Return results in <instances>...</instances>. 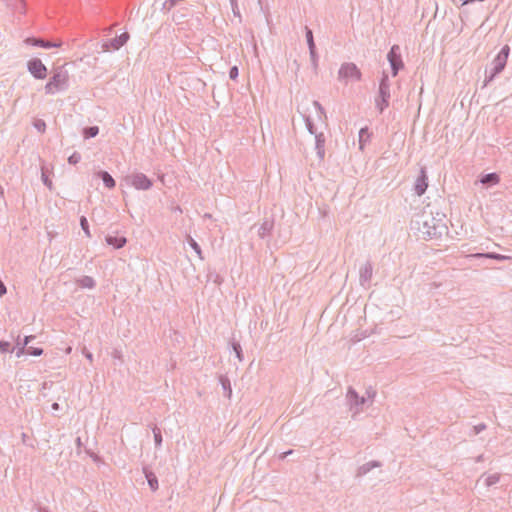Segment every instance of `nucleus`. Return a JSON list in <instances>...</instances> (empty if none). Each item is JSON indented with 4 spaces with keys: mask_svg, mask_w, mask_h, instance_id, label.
Masks as SVG:
<instances>
[{
    "mask_svg": "<svg viewBox=\"0 0 512 512\" xmlns=\"http://www.w3.org/2000/svg\"><path fill=\"white\" fill-rule=\"evenodd\" d=\"M467 257L474 258V259H480V258L493 259V260H497V261H505V260L510 259L509 256L499 254L496 252L473 253V254L468 255Z\"/></svg>",
    "mask_w": 512,
    "mask_h": 512,
    "instance_id": "15",
    "label": "nucleus"
},
{
    "mask_svg": "<svg viewBox=\"0 0 512 512\" xmlns=\"http://www.w3.org/2000/svg\"><path fill=\"white\" fill-rule=\"evenodd\" d=\"M7 293V288L3 281L0 279V297L4 296Z\"/></svg>",
    "mask_w": 512,
    "mask_h": 512,
    "instance_id": "47",
    "label": "nucleus"
},
{
    "mask_svg": "<svg viewBox=\"0 0 512 512\" xmlns=\"http://www.w3.org/2000/svg\"><path fill=\"white\" fill-rule=\"evenodd\" d=\"M25 42L28 45H31L34 47H40V48H44V49L56 48V47H60V45H61L60 42L59 43L51 42V41H48V40H45L42 38H37V37H29L25 40Z\"/></svg>",
    "mask_w": 512,
    "mask_h": 512,
    "instance_id": "13",
    "label": "nucleus"
},
{
    "mask_svg": "<svg viewBox=\"0 0 512 512\" xmlns=\"http://www.w3.org/2000/svg\"><path fill=\"white\" fill-rule=\"evenodd\" d=\"M129 183L137 190H149L153 182L144 173H134L128 177Z\"/></svg>",
    "mask_w": 512,
    "mask_h": 512,
    "instance_id": "9",
    "label": "nucleus"
},
{
    "mask_svg": "<svg viewBox=\"0 0 512 512\" xmlns=\"http://www.w3.org/2000/svg\"><path fill=\"white\" fill-rule=\"evenodd\" d=\"M362 73L353 62L343 63L338 71V79L347 83L348 81H360Z\"/></svg>",
    "mask_w": 512,
    "mask_h": 512,
    "instance_id": "4",
    "label": "nucleus"
},
{
    "mask_svg": "<svg viewBox=\"0 0 512 512\" xmlns=\"http://www.w3.org/2000/svg\"><path fill=\"white\" fill-rule=\"evenodd\" d=\"M373 274L372 263L367 261L359 270V282L362 287H367Z\"/></svg>",
    "mask_w": 512,
    "mask_h": 512,
    "instance_id": "11",
    "label": "nucleus"
},
{
    "mask_svg": "<svg viewBox=\"0 0 512 512\" xmlns=\"http://www.w3.org/2000/svg\"><path fill=\"white\" fill-rule=\"evenodd\" d=\"M80 161H81V154L79 152H77V151L73 152L68 157V163L71 164V165H76Z\"/></svg>",
    "mask_w": 512,
    "mask_h": 512,
    "instance_id": "36",
    "label": "nucleus"
},
{
    "mask_svg": "<svg viewBox=\"0 0 512 512\" xmlns=\"http://www.w3.org/2000/svg\"><path fill=\"white\" fill-rule=\"evenodd\" d=\"M19 4L21 5V10L24 13L26 8V1L25 0H17Z\"/></svg>",
    "mask_w": 512,
    "mask_h": 512,
    "instance_id": "49",
    "label": "nucleus"
},
{
    "mask_svg": "<svg viewBox=\"0 0 512 512\" xmlns=\"http://www.w3.org/2000/svg\"><path fill=\"white\" fill-rule=\"evenodd\" d=\"M486 429V424L484 423H480V424H477L473 427V433L474 435H478L480 434L482 431H484Z\"/></svg>",
    "mask_w": 512,
    "mask_h": 512,
    "instance_id": "44",
    "label": "nucleus"
},
{
    "mask_svg": "<svg viewBox=\"0 0 512 512\" xmlns=\"http://www.w3.org/2000/svg\"><path fill=\"white\" fill-rule=\"evenodd\" d=\"M187 242L189 244V246L195 251V253L198 255V257L203 260L204 257L202 255V250H201V247L200 245L198 244V242L192 238L191 236H188L187 238Z\"/></svg>",
    "mask_w": 512,
    "mask_h": 512,
    "instance_id": "28",
    "label": "nucleus"
},
{
    "mask_svg": "<svg viewBox=\"0 0 512 512\" xmlns=\"http://www.w3.org/2000/svg\"><path fill=\"white\" fill-rule=\"evenodd\" d=\"M387 60L391 67L392 76H397L399 71L404 67L400 47L398 45H393L390 48L387 54Z\"/></svg>",
    "mask_w": 512,
    "mask_h": 512,
    "instance_id": "5",
    "label": "nucleus"
},
{
    "mask_svg": "<svg viewBox=\"0 0 512 512\" xmlns=\"http://www.w3.org/2000/svg\"><path fill=\"white\" fill-rule=\"evenodd\" d=\"M75 443H76V446L78 448L82 447L83 443H82V440L80 437H77L76 440H75Z\"/></svg>",
    "mask_w": 512,
    "mask_h": 512,
    "instance_id": "50",
    "label": "nucleus"
},
{
    "mask_svg": "<svg viewBox=\"0 0 512 512\" xmlns=\"http://www.w3.org/2000/svg\"><path fill=\"white\" fill-rule=\"evenodd\" d=\"M80 227L83 230V232L85 233V235L90 238L91 233H90V229H89V223L85 216L80 217Z\"/></svg>",
    "mask_w": 512,
    "mask_h": 512,
    "instance_id": "32",
    "label": "nucleus"
},
{
    "mask_svg": "<svg viewBox=\"0 0 512 512\" xmlns=\"http://www.w3.org/2000/svg\"><path fill=\"white\" fill-rule=\"evenodd\" d=\"M367 393H368V396H369V397H371V396H374V395H375V392H373V393L371 394V392H370V391H367Z\"/></svg>",
    "mask_w": 512,
    "mask_h": 512,
    "instance_id": "55",
    "label": "nucleus"
},
{
    "mask_svg": "<svg viewBox=\"0 0 512 512\" xmlns=\"http://www.w3.org/2000/svg\"><path fill=\"white\" fill-rule=\"evenodd\" d=\"M0 193L3 194V188L0 186Z\"/></svg>",
    "mask_w": 512,
    "mask_h": 512,
    "instance_id": "57",
    "label": "nucleus"
},
{
    "mask_svg": "<svg viewBox=\"0 0 512 512\" xmlns=\"http://www.w3.org/2000/svg\"><path fill=\"white\" fill-rule=\"evenodd\" d=\"M428 188V175L425 167L420 169L419 175L414 184V192L418 196H422Z\"/></svg>",
    "mask_w": 512,
    "mask_h": 512,
    "instance_id": "10",
    "label": "nucleus"
},
{
    "mask_svg": "<svg viewBox=\"0 0 512 512\" xmlns=\"http://www.w3.org/2000/svg\"><path fill=\"white\" fill-rule=\"evenodd\" d=\"M305 125H306V129L308 130V132L310 134H312V135L318 134L316 126L309 116L305 117Z\"/></svg>",
    "mask_w": 512,
    "mask_h": 512,
    "instance_id": "31",
    "label": "nucleus"
},
{
    "mask_svg": "<svg viewBox=\"0 0 512 512\" xmlns=\"http://www.w3.org/2000/svg\"><path fill=\"white\" fill-rule=\"evenodd\" d=\"M346 399L350 406V409L358 408L366 402L365 397L360 396L353 387L348 388Z\"/></svg>",
    "mask_w": 512,
    "mask_h": 512,
    "instance_id": "12",
    "label": "nucleus"
},
{
    "mask_svg": "<svg viewBox=\"0 0 512 512\" xmlns=\"http://www.w3.org/2000/svg\"><path fill=\"white\" fill-rule=\"evenodd\" d=\"M82 354L87 360H89L90 363L93 362V354L86 347L83 348Z\"/></svg>",
    "mask_w": 512,
    "mask_h": 512,
    "instance_id": "45",
    "label": "nucleus"
},
{
    "mask_svg": "<svg viewBox=\"0 0 512 512\" xmlns=\"http://www.w3.org/2000/svg\"><path fill=\"white\" fill-rule=\"evenodd\" d=\"M500 481V474L498 473H495V474H492V475H489L486 479H485V485L487 487H490L496 483H498Z\"/></svg>",
    "mask_w": 512,
    "mask_h": 512,
    "instance_id": "34",
    "label": "nucleus"
},
{
    "mask_svg": "<svg viewBox=\"0 0 512 512\" xmlns=\"http://www.w3.org/2000/svg\"><path fill=\"white\" fill-rule=\"evenodd\" d=\"M45 89V93L48 94V95H53L55 94L56 92H59L52 84L50 81H48L44 87Z\"/></svg>",
    "mask_w": 512,
    "mask_h": 512,
    "instance_id": "41",
    "label": "nucleus"
},
{
    "mask_svg": "<svg viewBox=\"0 0 512 512\" xmlns=\"http://www.w3.org/2000/svg\"><path fill=\"white\" fill-rule=\"evenodd\" d=\"M293 452H294L293 450H288V451H286V452H283V453L279 456V458H280V459H285L288 455L293 454Z\"/></svg>",
    "mask_w": 512,
    "mask_h": 512,
    "instance_id": "48",
    "label": "nucleus"
},
{
    "mask_svg": "<svg viewBox=\"0 0 512 512\" xmlns=\"http://www.w3.org/2000/svg\"><path fill=\"white\" fill-rule=\"evenodd\" d=\"M233 15L241 18V14L238 8L237 0H230Z\"/></svg>",
    "mask_w": 512,
    "mask_h": 512,
    "instance_id": "40",
    "label": "nucleus"
},
{
    "mask_svg": "<svg viewBox=\"0 0 512 512\" xmlns=\"http://www.w3.org/2000/svg\"><path fill=\"white\" fill-rule=\"evenodd\" d=\"M410 226L411 230L417 231L418 236L424 240L440 239L448 232L446 215L439 211H431L429 214L424 212L412 220Z\"/></svg>",
    "mask_w": 512,
    "mask_h": 512,
    "instance_id": "1",
    "label": "nucleus"
},
{
    "mask_svg": "<svg viewBox=\"0 0 512 512\" xmlns=\"http://www.w3.org/2000/svg\"><path fill=\"white\" fill-rule=\"evenodd\" d=\"M35 339L34 335L25 336L23 340L20 339V346L23 348H28V344Z\"/></svg>",
    "mask_w": 512,
    "mask_h": 512,
    "instance_id": "43",
    "label": "nucleus"
},
{
    "mask_svg": "<svg viewBox=\"0 0 512 512\" xmlns=\"http://www.w3.org/2000/svg\"><path fill=\"white\" fill-rule=\"evenodd\" d=\"M41 179H42L43 184L51 190L52 189V181L49 179L47 172L43 168H42V173H41Z\"/></svg>",
    "mask_w": 512,
    "mask_h": 512,
    "instance_id": "38",
    "label": "nucleus"
},
{
    "mask_svg": "<svg viewBox=\"0 0 512 512\" xmlns=\"http://www.w3.org/2000/svg\"><path fill=\"white\" fill-rule=\"evenodd\" d=\"M229 344L231 346L232 351L235 353V356L237 357V359L240 362H242L244 360V354H243L241 344L238 341H236L234 338H232L230 340Z\"/></svg>",
    "mask_w": 512,
    "mask_h": 512,
    "instance_id": "23",
    "label": "nucleus"
},
{
    "mask_svg": "<svg viewBox=\"0 0 512 512\" xmlns=\"http://www.w3.org/2000/svg\"><path fill=\"white\" fill-rule=\"evenodd\" d=\"M15 350V354L17 358L22 357L24 354H27V348H23L20 346V336H18L16 340V345L13 348Z\"/></svg>",
    "mask_w": 512,
    "mask_h": 512,
    "instance_id": "33",
    "label": "nucleus"
},
{
    "mask_svg": "<svg viewBox=\"0 0 512 512\" xmlns=\"http://www.w3.org/2000/svg\"><path fill=\"white\" fill-rule=\"evenodd\" d=\"M39 512H50L47 508H40Z\"/></svg>",
    "mask_w": 512,
    "mask_h": 512,
    "instance_id": "54",
    "label": "nucleus"
},
{
    "mask_svg": "<svg viewBox=\"0 0 512 512\" xmlns=\"http://www.w3.org/2000/svg\"><path fill=\"white\" fill-rule=\"evenodd\" d=\"M274 228V220L273 218H265L262 224L258 228V236L262 239L270 236L272 230Z\"/></svg>",
    "mask_w": 512,
    "mask_h": 512,
    "instance_id": "16",
    "label": "nucleus"
},
{
    "mask_svg": "<svg viewBox=\"0 0 512 512\" xmlns=\"http://www.w3.org/2000/svg\"><path fill=\"white\" fill-rule=\"evenodd\" d=\"M215 277H216V278H215V280H214V281H215V282H217V280H218V278H219V275H215Z\"/></svg>",
    "mask_w": 512,
    "mask_h": 512,
    "instance_id": "56",
    "label": "nucleus"
},
{
    "mask_svg": "<svg viewBox=\"0 0 512 512\" xmlns=\"http://www.w3.org/2000/svg\"><path fill=\"white\" fill-rule=\"evenodd\" d=\"M219 383L221 384L224 392H225V396L227 398H231V395H232V388H231V382H230V379L225 376V375H221L219 377Z\"/></svg>",
    "mask_w": 512,
    "mask_h": 512,
    "instance_id": "24",
    "label": "nucleus"
},
{
    "mask_svg": "<svg viewBox=\"0 0 512 512\" xmlns=\"http://www.w3.org/2000/svg\"><path fill=\"white\" fill-rule=\"evenodd\" d=\"M382 463L378 460H371L361 465L356 472V477H363L368 474L372 469L381 467Z\"/></svg>",
    "mask_w": 512,
    "mask_h": 512,
    "instance_id": "17",
    "label": "nucleus"
},
{
    "mask_svg": "<svg viewBox=\"0 0 512 512\" xmlns=\"http://www.w3.org/2000/svg\"><path fill=\"white\" fill-rule=\"evenodd\" d=\"M44 350L40 347H28L27 348V354L31 356H41L43 354Z\"/></svg>",
    "mask_w": 512,
    "mask_h": 512,
    "instance_id": "37",
    "label": "nucleus"
},
{
    "mask_svg": "<svg viewBox=\"0 0 512 512\" xmlns=\"http://www.w3.org/2000/svg\"><path fill=\"white\" fill-rule=\"evenodd\" d=\"M370 132L367 126L362 127L359 131V148L364 149L365 143L370 139Z\"/></svg>",
    "mask_w": 512,
    "mask_h": 512,
    "instance_id": "25",
    "label": "nucleus"
},
{
    "mask_svg": "<svg viewBox=\"0 0 512 512\" xmlns=\"http://www.w3.org/2000/svg\"><path fill=\"white\" fill-rule=\"evenodd\" d=\"M129 33L128 32H123L122 34L114 37V38H111V39H108L107 41H104L102 43V50L104 52H109L111 50H119L121 47H123L127 41L129 40Z\"/></svg>",
    "mask_w": 512,
    "mask_h": 512,
    "instance_id": "7",
    "label": "nucleus"
},
{
    "mask_svg": "<svg viewBox=\"0 0 512 512\" xmlns=\"http://www.w3.org/2000/svg\"><path fill=\"white\" fill-rule=\"evenodd\" d=\"M305 37H306V42H307V46H308L309 51L310 50H315L316 49V44H315V41H314L313 32H312V30L308 26H305Z\"/></svg>",
    "mask_w": 512,
    "mask_h": 512,
    "instance_id": "27",
    "label": "nucleus"
},
{
    "mask_svg": "<svg viewBox=\"0 0 512 512\" xmlns=\"http://www.w3.org/2000/svg\"><path fill=\"white\" fill-rule=\"evenodd\" d=\"M105 241L109 246H112L114 249H120L124 247L127 243L126 237L114 235H107L105 237Z\"/></svg>",
    "mask_w": 512,
    "mask_h": 512,
    "instance_id": "18",
    "label": "nucleus"
},
{
    "mask_svg": "<svg viewBox=\"0 0 512 512\" xmlns=\"http://www.w3.org/2000/svg\"><path fill=\"white\" fill-rule=\"evenodd\" d=\"M510 54V47L509 45H504L501 50L498 52V54L493 59L491 65V69L486 71L485 79L483 87L487 86L490 82H492L496 76H498L506 67L507 60Z\"/></svg>",
    "mask_w": 512,
    "mask_h": 512,
    "instance_id": "2",
    "label": "nucleus"
},
{
    "mask_svg": "<svg viewBox=\"0 0 512 512\" xmlns=\"http://www.w3.org/2000/svg\"><path fill=\"white\" fill-rule=\"evenodd\" d=\"M143 473L145 475V478L147 480V483L149 485V488L155 492L158 488H159V484H158V478L157 476L155 475L154 472H152L151 470H149L147 467H144L143 468Z\"/></svg>",
    "mask_w": 512,
    "mask_h": 512,
    "instance_id": "21",
    "label": "nucleus"
},
{
    "mask_svg": "<svg viewBox=\"0 0 512 512\" xmlns=\"http://www.w3.org/2000/svg\"><path fill=\"white\" fill-rule=\"evenodd\" d=\"M483 460H484V456H483V454L478 455V456L475 458V462H476V463L482 462Z\"/></svg>",
    "mask_w": 512,
    "mask_h": 512,
    "instance_id": "51",
    "label": "nucleus"
},
{
    "mask_svg": "<svg viewBox=\"0 0 512 512\" xmlns=\"http://www.w3.org/2000/svg\"><path fill=\"white\" fill-rule=\"evenodd\" d=\"M390 80L388 74L383 71L379 80L378 92L375 97V107L382 114L390 105Z\"/></svg>",
    "mask_w": 512,
    "mask_h": 512,
    "instance_id": "3",
    "label": "nucleus"
},
{
    "mask_svg": "<svg viewBox=\"0 0 512 512\" xmlns=\"http://www.w3.org/2000/svg\"><path fill=\"white\" fill-rule=\"evenodd\" d=\"M27 70L35 79L43 80L47 77V68L39 58L30 59L27 62Z\"/></svg>",
    "mask_w": 512,
    "mask_h": 512,
    "instance_id": "6",
    "label": "nucleus"
},
{
    "mask_svg": "<svg viewBox=\"0 0 512 512\" xmlns=\"http://www.w3.org/2000/svg\"><path fill=\"white\" fill-rule=\"evenodd\" d=\"M113 357L114 358H120L121 355H120V353L118 351H115Z\"/></svg>",
    "mask_w": 512,
    "mask_h": 512,
    "instance_id": "53",
    "label": "nucleus"
},
{
    "mask_svg": "<svg viewBox=\"0 0 512 512\" xmlns=\"http://www.w3.org/2000/svg\"><path fill=\"white\" fill-rule=\"evenodd\" d=\"M309 54H310L311 66H312L314 72H317L318 62H319V55L317 53V49L310 50Z\"/></svg>",
    "mask_w": 512,
    "mask_h": 512,
    "instance_id": "30",
    "label": "nucleus"
},
{
    "mask_svg": "<svg viewBox=\"0 0 512 512\" xmlns=\"http://www.w3.org/2000/svg\"><path fill=\"white\" fill-rule=\"evenodd\" d=\"M14 349L11 348V344L8 341L0 340V352L1 353H8L13 352Z\"/></svg>",
    "mask_w": 512,
    "mask_h": 512,
    "instance_id": "35",
    "label": "nucleus"
},
{
    "mask_svg": "<svg viewBox=\"0 0 512 512\" xmlns=\"http://www.w3.org/2000/svg\"><path fill=\"white\" fill-rule=\"evenodd\" d=\"M99 133V127L96 125L87 126L83 129L82 134L85 139L94 138Z\"/></svg>",
    "mask_w": 512,
    "mask_h": 512,
    "instance_id": "26",
    "label": "nucleus"
},
{
    "mask_svg": "<svg viewBox=\"0 0 512 512\" xmlns=\"http://www.w3.org/2000/svg\"><path fill=\"white\" fill-rule=\"evenodd\" d=\"M76 283L81 288L93 289L96 286V281L91 276H82L76 280Z\"/></svg>",
    "mask_w": 512,
    "mask_h": 512,
    "instance_id": "22",
    "label": "nucleus"
},
{
    "mask_svg": "<svg viewBox=\"0 0 512 512\" xmlns=\"http://www.w3.org/2000/svg\"><path fill=\"white\" fill-rule=\"evenodd\" d=\"M479 181L481 184H483L487 187H492L499 183L500 176L495 172H491V173L483 174Z\"/></svg>",
    "mask_w": 512,
    "mask_h": 512,
    "instance_id": "20",
    "label": "nucleus"
},
{
    "mask_svg": "<svg viewBox=\"0 0 512 512\" xmlns=\"http://www.w3.org/2000/svg\"><path fill=\"white\" fill-rule=\"evenodd\" d=\"M152 432L154 436L155 447L161 448L163 442L161 430L157 426H154L152 427Z\"/></svg>",
    "mask_w": 512,
    "mask_h": 512,
    "instance_id": "29",
    "label": "nucleus"
},
{
    "mask_svg": "<svg viewBox=\"0 0 512 512\" xmlns=\"http://www.w3.org/2000/svg\"><path fill=\"white\" fill-rule=\"evenodd\" d=\"M49 81L58 91H65L69 87V75L65 70H57L50 77Z\"/></svg>",
    "mask_w": 512,
    "mask_h": 512,
    "instance_id": "8",
    "label": "nucleus"
},
{
    "mask_svg": "<svg viewBox=\"0 0 512 512\" xmlns=\"http://www.w3.org/2000/svg\"><path fill=\"white\" fill-rule=\"evenodd\" d=\"M35 129H37V131L43 133L45 132L46 130V123L44 120H41V119H37L36 121H34L33 123Z\"/></svg>",
    "mask_w": 512,
    "mask_h": 512,
    "instance_id": "39",
    "label": "nucleus"
},
{
    "mask_svg": "<svg viewBox=\"0 0 512 512\" xmlns=\"http://www.w3.org/2000/svg\"><path fill=\"white\" fill-rule=\"evenodd\" d=\"M315 136V150L317 157L320 161H322L325 157V135L323 132H320Z\"/></svg>",
    "mask_w": 512,
    "mask_h": 512,
    "instance_id": "14",
    "label": "nucleus"
},
{
    "mask_svg": "<svg viewBox=\"0 0 512 512\" xmlns=\"http://www.w3.org/2000/svg\"><path fill=\"white\" fill-rule=\"evenodd\" d=\"M51 407H52L53 410H59L60 409V405L57 402H54Z\"/></svg>",
    "mask_w": 512,
    "mask_h": 512,
    "instance_id": "52",
    "label": "nucleus"
},
{
    "mask_svg": "<svg viewBox=\"0 0 512 512\" xmlns=\"http://www.w3.org/2000/svg\"><path fill=\"white\" fill-rule=\"evenodd\" d=\"M96 176L97 178L101 179L104 186L108 189H113L115 188L116 186V181L114 180V178L112 177V175L105 171V170H100L96 173Z\"/></svg>",
    "mask_w": 512,
    "mask_h": 512,
    "instance_id": "19",
    "label": "nucleus"
},
{
    "mask_svg": "<svg viewBox=\"0 0 512 512\" xmlns=\"http://www.w3.org/2000/svg\"><path fill=\"white\" fill-rule=\"evenodd\" d=\"M313 105H314V107L316 108V110L318 111V113L320 115H324L325 116V109L323 108V106L318 101H314Z\"/></svg>",
    "mask_w": 512,
    "mask_h": 512,
    "instance_id": "46",
    "label": "nucleus"
},
{
    "mask_svg": "<svg viewBox=\"0 0 512 512\" xmlns=\"http://www.w3.org/2000/svg\"><path fill=\"white\" fill-rule=\"evenodd\" d=\"M239 75V70H238V67L236 65L232 66L230 69H229V78L231 80H236L237 77Z\"/></svg>",
    "mask_w": 512,
    "mask_h": 512,
    "instance_id": "42",
    "label": "nucleus"
}]
</instances>
